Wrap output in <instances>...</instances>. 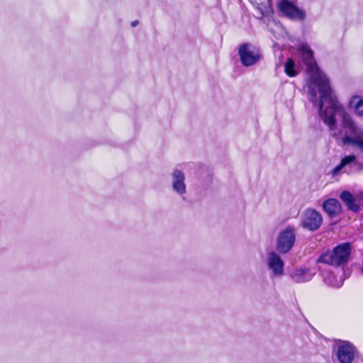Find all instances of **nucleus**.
<instances>
[{
    "instance_id": "nucleus-1",
    "label": "nucleus",
    "mask_w": 363,
    "mask_h": 363,
    "mask_svg": "<svg viewBox=\"0 0 363 363\" xmlns=\"http://www.w3.org/2000/svg\"><path fill=\"white\" fill-rule=\"evenodd\" d=\"M298 52L308 74L306 82L308 99L314 105H318L319 117L328 127L331 137L338 139L342 130L337 128L336 117L345 108L332 89L328 77L318 68L309 46L301 44Z\"/></svg>"
},
{
    "instance_id": "nucleus-2",
    "label": "nucleus",
    "mask_w": 363,
    "mask_h": 363,
    "mask_svg": "<svg viewBox=\"0 0 363 363\" xmlns=\"http://www.w3.org/2000/svg\"><path fill=\"white\" fill-rule=\"evenodd\" d=\"M337 116L341 119L340 128H337L342 130V133L338 139L333 138L336 141L340 140L343 145H352L363 152V128L346 109L337 114Z\"/></svg>"
},
{
    "instance_id": "nucleus-3",
    "label": "nucleus",
    "mask_w": 363,
    "mask_h": 363,
    "mask_svg": "<svg viewBox=\"0 0 363 363\" xmlns=\"http://www.w3.org/2000/svg\"><path fill=\"white\" fill-rule=\"evenodd\" d=\"M350 253V244L342 243L336 246L332 252L323 253L317 259V262L334 267L344 266L348 262Z\"/></svg>"
},
{
    "instance_id": "nucleus-4",
    "label": "nucleus",
    "mask_w": 363,
    "mask_h": 363,
    "mask_svg": "<svg viewBox=\"0 0 363 363\" xmlns=\"http://www.w3.org/2000/svg\"><path fill=\"white\" fill-rule=\"evenodd\" d=\"M296 240V229L294 226L288 225L281 230L276 239V250L281 254L289 253L294 247Z\"/></svg>"
},
{
    "instance_id": "nucleus-5",
    "label": "nucleus",
    "mask_w": 363,
    "mask_h": 363,
    "mask_svg": "<svg viewBox=\"0 0 363 363\" xmlns=\"http://www.w3.org/2000/svg\"><path fill=\"white\" fill-rule=\"evenodd\" d=\"M277 7L284 16L291 21H303L306 18V12L289 0H279Z\"/></svg>"
},
{
    "instance_id": "nucleus-6",
    "label": "nucleus",
    "mask_w": 363,
    "mask_h": 363,
    "mask_svg": "<svg viewBox=\"0 0 363 363\" xmlns=\"http://www.w3.org/2000/svg\"><path fill=\"white\" fill-rule=\"evenodd\" d=\"M265 263L271 277L280 278L284 274V261L277 251L267 252Z\"/></svg>"
},
{
    "instance_id": "nucleus-7",
    "label": "nucleus",
    "mask_w": 363,
    "mask_h": 363,
    "mask_svg": "<svg viewBox=\"0 0 363 363\" xmlns=\"http://www.w3.org/2000/svg\"><path fill=\"white\" fill-rule=\"evenodd\" d=\"M357 352L356 347L349 341H340L336 345L335 356L339 363H352Z\"/></svg>"
},
{
    "instance_id": "nucleus-8",
    "label": "nucleus",
    "mask_w": 363,
    "mask_h": 363,
    "mask_svg": "<svg viewBox=\"0 0 363 363\" xmlns=\"http://www.w3.org/2000/svg\"><path fill=\"white\" fill-rule=\"evenodd\" d=\"M238 55L240 62L244 67H252L256 65L261 58L259 52L248 43H242L239 46Z\"/></svg>"
},
{
    "instance_id": "nucleus-9",
    "label": "nucleus",
    "mask_w": 363,
    "mask_h": 363,
    "mask_svg": "<svg viewBox=\"0 0 363 363\" xmlns=\"http://www.w3.org/2000/svg\"><path fill=\"white\" fill-rule=\"evenodd\" d=\"M323 223L321 214L313 208L306 209L301 215V226L310 231L320 228Z\"/></svg>"
},
{
    "instance_id": "nucleus-10",
    "label": "nucleus",
    "mask_w": 363,
    "mask_h": 363,
    "mask_svg": "<svg viewBox=\"0 0 363 363\" xmlns=\"http://www.w3.org/2000/svg\"><path fill=\"white\" fill-rule=\"evenodd\" d=\"M315 274V272L309 267H296L291 270L289 277L294 282L303 284L312 280Z\"/></svg>"
},
{
    "instance_id": "nucleus-11",
    "label": "nucleus",
    "mask_w": 363,
    "mask_h": 363,
    "mask_svg": "<svg viewBox=\"0 0 363 363\" xmlns=\"http://www.w3.org/2000/svg\"><path fill=\"white\" fill-rule=\"evenodd\" d=\"M172 186L173 191L179 196H183L186 193L185 184V174L179 169L173 170L172 174Z\"/></svg>"
},
{
    "instance_id": "nucleus-12",
    "label": "nucleus",
    "mask_w": 363,
    "mask_h": 363,
    "mask_svg": "<svg viewBox=\"0 0 363 363\" xmlns=\"http://www.w3.org/2000/svg\"><path fill=\"white\" fill-rule=\"evenodd\" d=\"M357 157L354 155H350L344 157L340 163L333 168L332 170V176L336 177L340 174V172L343 173H350L352 171L354 166L356 164Z\"/></svg>"
},
{
    "instance_id": "nucleus-13",
    "label": "nucleus",
    "mask_w": 363,
    "mask_h": 363,
    "mask_svg": "<svg viewBox=\"0 0 363 363\" xmlns=\"http://www.w3.org/2000/svg\"><path fill=\"white\" fill-rule=\"evenodd\" d=\"M323 208L330 217H334L340 212L341 206L335 199H329L323 202Z\"/></svg>"
},
{
    "instance_id": "nucleus-14",
    "label": "nucleus",
    "mask_w": 363,
    "mask_h": 363,
    "mask_svg": "<svg viewBox=\"0 0 363 363\" xmlns=\"http://www.w3.org/2000/svg\"><path fill=\"white\" fill-rule=\"evenodd\" d=\"M348 106L352 108L357 116L363 117V98L354 95L349 101Z\"/></svg>"
},
{
    "instance_id": "nucleus-15",
    "label": "nucleus",
    "mask_w": 363,
    "mask_h": 363,
    "mask_svg": "<svg viewBox=\"0 0 363 363\" xmlns=\"http://www.w3.org/2000/svg\"><path fill=\"white\" fill-rule=\"evenodd\" d=\"M340 198L347 205L348 209L353 212H357L359 210V206L354 201V198L352 194L348 191H342Z\"/></svg>"
},
{
    "instance_id": "nucleus-16",
    "label": "nucleus",
    "mask_w": 363,
    "mask_h": 363,
    "mask_svg": "<svg viewBox=\"0 0 363 363\" xmlns=\"http://www.w3.org/2000/svg\"><path fill=\"white\" fill-rule=\"evenodd\" d=\"M324 282L329 286L340 288L343 284V279L337 277L333 272H328L323 275Z\"/></svg>"
},
{
    "instance_id": "nucleus-17",
    "label": "nucleus",
    "mask_w": 363,
    "mask_h": 363,
    "mask_svg": "<svg viewBox=\"0 0 363 363\" xmlns=\"http://www.w3.org/2000/svg\"><path fill=\"white\" fill-rule=\"evenodd\" d=\"M272 4L273 0H267V4H260L257 6V10L260 14L259 18L270 17L273 15L274 9Z\"/></svg>"
},
{
    "instance_id": "nucleus-18",
    "label": "nucleus",
    "mask_w": 363,
    "mask_h": 363,
    "mask_svg": "<svg viewBox=\"0 0 363 363\" xmlns=\"http://www.w3.org/2000/svg\"><path fill=\"white\" fill-rule=\"evenodd\" d=\"M284 72L291 77H295L298 74V72L295 69V62L291 58L289 59L285 63Z\"/></svg>"
},
{
    "instance_id": "nucleus-19",
    "label": "nucleus",
    "mask_w": 363,
    "mask_h": 363,
    "mask_svg": "<svg viewBox=\"0 0 363 363\" xmlns=\"http://www.w3.org/2000/svg\"><path fill=\"white\" fill-rule=\"evenodd\" d=\"M138 21H133L131 22V26L132 27H135L138 25Z\"/></svg>"
},
{
    "instance_id": "nucleus-20",
    "label": "nucleus",
    "mask_w": 363,
    "mask_h": 363,
    "mask_svg": "<svg viewBox=\"0 0 363 363\" xmlns=\"http://www.w3.org/2000/svg\"><path fill=\"white\" fill-rule=\"evenodd\" d=\"M359 269L361 271V273L363 274V268L362 267H359Z\"/></svg>"
}]
</instances>
